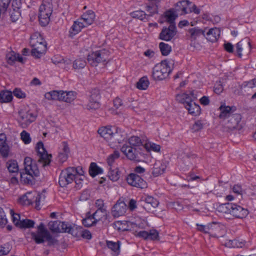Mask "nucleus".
Returning <instances> with one entry per match:
<instances>
[{"label":"nucleus","instance_id":"nucleus-46","mask_svg":"<svg viewBox=\"0 0 256 256\" xmlns=\"http://www.w3.org/2000/svg\"><path fill=\"white\" fill-rule=\"evenodd\" d=\"M159 48L162 55L164 56L168 55L172 51L171 46L164 42H160L159 44Z\"/></svg>","mask_w":256,"mask_h":256},{"label":"nucleus","instance_id":"nucleus-21","mask_svg":"<svg viewBox=\"0 0 256 256\" xmlns=\"http://www.w3.org/2000/svg\"><path fill=\"white\" fill-rule=\"evenodd\" d=\"M192 4L188 0H183L176 3L174 8H172L178 15H184L188 14V6Z\"/></svg>","mask_w":256,"mask_h":256},{"label":"nucleus","instance_id":"nucleus-35","mask_svg":"<svg viewBox=\"0 0 256 256\" xmlns=\"http://www.w3.org/2000/svg\"><path fill=\"white\" fill-rule=\"evenodd\" d=\"M94 220L98 222L102 219H106L107 216V212L106 209H98L92 215Z\"/></svg>","mask_w":256,"mask_h":256},{"label":"nucleus","instance_id":"nucleus-18","mask_svg":"<svg viewBox=\"0 0 256 256\" xmlns=\"http://www.w3.org/2000/svg\"><path fill=\"white\" fill-rule=\"evenodd\" d=\"M112 133V136L110 141V143L112 144L122 143L126 138L124 132L118 128L114 127Z\"/></svg>","mask_w":256,"mask_h":256},{"label":"nucleus","instance_id":"nucleus-12","mask_svg":"<svg viewBox=\"0 0 256 256\" xmlns=\"http://www.w3.org/2000/svg\"><path fill=\"white\" fill-rule=\"evenodd\" d=\"M49 232L46 228L44 224L41 222L37 228L36 232L31 233L32 238L37 244L43 243Z\"/></svg>","mask_w":256,"mask_h":256},{"label":"nucleus","instance_id":"nucleus-34","mask_svg":"<svg viewBox=\"0 0 256 256\" xmlns=\"http://www.w3.org/2000/svg\"><path fill=\"white\" fill-rule=\"evenodd\" d=\"M219 110L220 111L219 118L221 119H225L227 118H228L229 116L232 115V108L230 106L221 105L219 108Z\"/></svg>","mask_w":256,"mask_h":256},{"label":"nucleus","instance_id":"nucleus-13","mask_svg":"<svg viewBox=\"0 0 256 256\" xmlns=\"http://www.w3.org/2000/svg\"><path fill=\"white\" fill-rule=\"evenodd\" d=\"M236 55L241 58L242 54L248 55L251 51L250 40L248 38H244L239 42L236 46Z\"/></svg>","mask_w":256,"mask_h":256},{"label":"nucleus","instance_id":"nucleus-47","mask_svg":"<svg viewBox=\"0 0 256 256\" xmlns=\"http://www.w3.org/2000/svg\"><path fill=\"white\" fill-rule=\"evenodd\" d=\"M35 224L34 220L29 219H24L22 220L18 228H34Z\"/></svg>","mask_w":256,"mask_h":256},{"label":"nucleus","instance_id":"nucleus-40","mask_svg":"<svg viewBox=\"0 0 256 256\" xmlns=\"http://www.w3.org/2000/svg\"><path fill=\"white\" fill-rule=\"evenodd\" d=\"M178 14L175 12V11L172 8L168 10L166 12V19L167 22H168L170 24H176L174 22V20L178 16Z\"/></svg>","mask_w":256,"mask_h":256},{"label":"nucleus","instance_id":"nucleus-26","mask_svg":"<svg viewBox=\"0 0 256 256\" xmlns=\"http://www.w3.org/2000/svg\"><path fill=\"white\" fill-rule=\"evenodd\" d=\"M6 138L4 134H0V153L3 158L8 156L10 148L6 142Z\"/></svg>","mask_w":256,"mask_h":256},{"label":"nucleus","instance_id":"nucleus-38","mask_svg":"<svg viewBox=\"0 0 256 256\" xmlns=\"http://www.w3.org/2000/svg\"><path fill=\"white\" fill-rule=\"evenodd\" d=\"M62 90H52L46 92L44 94V97L48 100H60V94Z\"/></svg>","mask_w":256,"mask_h":256},{"label":"nucleus","instance_id":"nucleus-53","mask_svg":"<svg viewBox=\"0 0 256 256\" xmlns=\"http://www.w3.org/2000/svg\"><path fill=\"white\" fill-rule=\"evenodd\" d=\"M97 222L94 220V217L92 216H86L82 220V224L86 227H90L95 225Z\"/></svg>","mask_w":256,"mask_h":256},{"label":"nucleus","instance_id":"nucleus-36","mask_svg":"<svg viewBox=\"0 0 256 256\" xmlns=\"http://www.w3.org/2000/svg\"><path fill=\"white\" fill-rule=\"evenodd\" d=\"M103 170L98 166L96 163L92 162L89 168V174L90 176L94 178L98 174H102Z\"/></svg>","mask_w":256,"mask_h":256},{"label":"nucleus","instance_id":"nucleus-41","mask_svg":"<svg viewBox=\"0 0 256 256\" xmlns=\"http://www.w3.org/2000/svg\"><path fill=\"white\" fill-rule=\"evenodd\" d=\"M188 32L192 38L195 40L196 38L201 35L205 36V31L199 28H194L189 29Z\"/></svg>","mask_w":256,"mask_h":256},{"label":"nucleus","instance_id":"nucleus-2","mask_svg":"<svg viewBox=\"0 0 256 256\" xmlns=\"http://www.w3.org/2000/svg\"><path fill=\"white\" fill-rule=\"evenodd\" d=\"M174 64L172 60H165L157 64L152 68V76L156 80H162L166 78L172 70Z\"/></svg>","mask_w":256,"mask_h":256},{"label":"nucleus","instance_id":"nucleus-15","mask_svg":"<svg viewBox=\"0 0 256 256\" xmlns=\"http://www.w3.org/2000/svg\"><path fill=\"white\" fill-rule=\"evenodd\" d=\"M126 180L129 185L140 189L146 188L148 186L146 182L136 174L132 173L128 174Z\"/></svg>","mask_w":256,"mask_h":256},{"label":"nucleus","instance_id":"nucleus-22","mask_svg":"<svg viewBox=\"0 0 256 256\" xmlns=\"http://www.w3.org/2000/svg\"><path fill=\"white\" fill-rule=\"evenodd\" d=\"M142 201L144 202L143 208L146 210H150V207L156 208L159 204V202L156 198L144 195L142 197Z\"/></svg>","mask_w":256,"mask_h":256},{"label":"nucleus","instance_id":"nucleus-39","mask_svg":"<svg viewBox=\"0 0 256 256\" xmlns=\"http://www.w3.org/2000/svg\"><path fill=\"white\" fill-rule=\"evenodd\" d=\"M6 167L10 172L18 174L19 169L16 160H9L6 162Z\"/></svg>","mask_w":256,"mask_h":256},{"label":"nucleus","instance_id":"nucleus-51","mask_svg":"<svg viewBox=\"0 0 256 256\" xmlns=\"http://www.w3.org/2000/svg\"><path fill=\"white\" fill-rule=\"evenodd\" d=\"M86 62L84 60L80 58L76 60L73 62V68L75 70L83 68L86 66Z\"/></svg>","mask_w":256,"mask_h":256},{"label":"nucleus","instance_id":"nucleus-27","mask_svg":"<svg viewBox=\"0 0 256 256\" xmlns=\"http://www.w3.org/2000/svg\"><path fill=\"white\" fill-rule=\"evenodd\" d=\"M61 146L62 148L58 152V158L59 161L61 162H64L68 159V154L70 152V150L68 147V145L66 142H63L62 143Z\"/></svg>","mask_w":256,"mask_h":256},{"label":"nucleus","instance_id":"nucleus-5","mask_svg":"<svg viewBox=\"0 0 256 256\" xmlns=\"http://www.w3.org/2000/svg\"><path fill=\"white\" fill-rule=\"evenodd\" d=\"M176 100L184 104L185 108L188 110V113L190 114L196 116L200 114V106L194 102H190V98H187L186 95L177 94Z\"/></svg>","mask_w":256,"mask_h":256},{"label":"nucleus","instance_id":"nucleus-10","mask_svg":"<svg viewBox=\"0 0 256 256\" xmlns=\"http://www.w3.org/2000/svg\"><path fill=\"white\" fill-rule=\"evenodd\" d=\"M36 150L39 157L38 162L42 163L43 166L49 165L52 156L51 154H48L42 142H39L37 143Z\"/></svg>","mask_w":256,"mask_h":256},{"label":"nucleus","instance_id":"nucleus-4","mask_svg":"<svg viewBox=\"0 0 256 256\" xmlns=\"http://www.w3.org/2000/svg\"><path fill=\"white\" fill-rule=\"evenodd\" d=\"M53 10L52 0H43L39 8L38 19L40 25L45 26L50 20Z\"/></svg>","mask_w":256,"mask_h":256},{"label":"nucleus","instance_id":"nucleus-8","mask_svg":"<svg viewBox=\"0 0 256 256\" xmlns=\"http://www.w3.org/2000/svg\"><path fill=\"white\" fill-rule=\"evenodd\" d=\"M146 10L149 12L148 14H146L142 10H136L131 12L130 14L133 18H138L143 21L148 20L150 17L158 13V6L156 4L148 5L146 6Z\"/></svg>","mask_w":256,"mask_h":256},{"label":"nucleus","instance_id":"nucleus-61","mask_svg":"<svg viewBox=\"0 0 256 256\" xmlns=\"http://www.w3.org/2000/svg\"><path fill=\"white\" fill-rule=\"evenodd\" d=\"M8 222L5 213L3 209L0 208V227H4Z\"/></svg>","mask_w":256,"mask_h":256},{"label":"nucleus","instance_id":"nucleus-3","mask_svg":"<svg viewBox=\"0 0 256 256\" xmlns=\"http://www.w3.org/2000/svg\"><path fill=\"white\" fill-rule=\"evenodd\" d=\"M121 151L126 158L131 160L142 162L146 158L148 150L145 146L134 147L124 144L121 148Z\"/></svg>","mask_w":256,"mask_h":256},{"label":"nucleus","instance_id":"nucleus-19","mask_svg":"<svg viewBox=\"0 0 256 256\" xmlns=\"http://www.w3.org/2000/svg\"><path fill=\"white\" fill-rule=\"evenodd\" d=\"M126 205L123 201L118 200L112 210V214L114 218L122 216L126 212Z\"/></svg>","mask_w":256,"mask_h":256},{"label":"nucleus","instance_id":"nucleus-50","mask_svg":"<svg viewBox=\"0 0 256 256\" xmlns=\"http://www.w3.org/2000/svg\"><path fill=\"white\" fill-rule=\"evenodd\" d=\"M196 157V156L194 154H192L191 153H184L182 159L186 165L188 166L190 164H192V160Z\"/></svg>","mask_w":256,"mask_h":256},{"label":"nucleus","instance_id":"nucleus-16","mask_svg":"<svg viewBox=\"0 0 256 256\" xmlns=\"http://www.w3.org/2000/svg\"><path fill=\"white\" fill-rule=\"evenodd\" d=\"M22 2L20 0H14L10 9V15L11 20L13 22L18 20L20 16Z\"/></svg>","mask_w":256,"mask_h":256},{"label":"nucleus","instance_id":"nucleus-29","mask_svg":"<svg viewBox=\"0 0 256 256\" xmlns=\"http://www.w3.org/2000/svg\"><path fill=\"white\" fill-rule=\"evenodd\" d=\"M220 31L216 28H212L208 30L206 34V38L212 42H216L220 36Z\"/></svg>","mask_w":256,"mask_h":256},{"label":"nucleus","instance_id":"nucleus-7","mask_svg":"<svg viewBox=\"0 0 256 256\" xmlns=\"http://www.w3.org/2000/svg\"><path fill=\"white\" fill-rule=\"evenodd\" d=\"M18 114L20 116L19 124L22 128H26L30 124L34 122L36 118L35 112L28 108L21 109Z\"/></svg>","mask_w":256,"mask_h":256},{"label":"nucleus","instance_id":"nucleus-56","mask_svg":"<svg viewBox=\"0 0 256 256\" xmlns=\"http://www.w3.org/2000/svg\"><path fill=\"white\" fill-rule=\"evenodd\" d=\"M11 246L10 244L6 243L0 246V256L6 255L10 251Z\"/></svg>","mask_w":256,"mask_h":256},{"label":"nucleus","instance_id":"nucleus-57","mask_svg":"<svg viewBox=\"0 0 256 256\" xmlns=\"http://www.w3.org/2000/svg\"><path fill=\"white\" fill-rule=\"evenodd\" d=\"M46 196L43 193H38L37 197L35 198L36 208L40 210L41 203L44 200Z\"/></svg>","mask_w":256,"mask_h":256},{"label":"nucleus","instance_id":"nucleus-9","mask_svg":"<svg viewBox=\"0 0 256 256\" xmlns=\"http://www.w3.org/2000/svg\"><path fill=\"white\" fill-rule=\"evenodd\" d=\"M76 173V170L71 168H68L62 170L59 176L58 184L61 187H65L73 182Z\"/></svg>","mask_w":256,"mask_h":256},{"label":"nucleus","instance_id":"nucleus-62","mask_svg":"<svg viewBox=\"0 0 256 256\" xmlns=\"http://www.w3.org/2000/svg\"><path fill=\"white\" fill-rule=\"evenodd\" d=\"M126 224L120 221H118L114 224V228L119 231H125L128 229L124 227Z\"/></svg>","mask_w":256,"mask_h":256},{"label":"nucleus","instance_id":"nucleus-23","mask_svg":"<svg viewBox=\"0 0 256 256\" xmlns=\"http://www.w3.org/2000/svg\"><path fill=\"white\" fill-rule=\"evenodd\" d=\"M67 226L68 224L58 220L48 224L50 230L53 232H66Z\"/></svg>","mask_w":256,"mask_h":256},{"label":"nucleus","instance_id":"nucleus-44","mask_svg":"<svg viewBox=\"0 0 256 256\" xmlns=\"http://www.w3.org/2000/svg\"><path fill=\"white\" fill-rule=\"evenodd\" d=\"M12 99V94L10 91L6 90L0 92V102H8Z\"/></svg>","mask_w":256,"mask_h":256},{"label":"nucleus","instance_id":"nucleus-60","mask_svg":"<svg viewBox=\"0 0 256 256\" xmlns=\"http://www.w3.org/2000/svg\"><path fill=\"white\" fill-rule=\"evenodd\" d=\"M46 240L48 242V246H50L58 244V240L54 237H53L50 232H48Z\"/></svg>","mask_w":256,"mask_h":256},{"label":"nucleus","instance_id":"nucleus-64","mask_svg":"<svg viewBox=\"0 0 256 256\" xmlns=\"http://www.w3.org/2000/svg\"><path fill=\"white\" fill-rule=\"evenodd\" d=\"M192 12L198 14L200 13V10L197 8L196 4L192 2V4H190V6H188V14Z\"/></svg>","mask_w":256,"mask_h":256},{"label":"nucleus","instance_id":"nucleus-31","mask_svg":"<svg viewBox=\"0 0 256 256\" xmlns=\"http://www.w3.org/2000/svg\"><path fill=\"white\" fill-rule=\"evenodd\" d=\"M106 246L112 251L113 256H118L120 254V241L114 242L107 240Z\"/></svg>","mask_w":256,"mask_h":256},{"label":"nucleus","instance_id":"nucleus-63","mask_svg":"<svg viewBox=\"0 0 256 256\" xmlns=\"http://www.w3.org/2000/svg\"><path fill=\"white\" fill-rule=\"evenodd\" d=\"M197 229L200 232H204V233H211L210 232V228L208 226H206L203 224H196Z\"/></svg>","mask_w":256,"mask_h":256},{"label":"nucleus","instance_id":"nucleus-28","mask_svg":"<svg viewBox=\"0 0 256 256\" xmlns=\"http://www.w3.org/2000/svg\"><path fill=\"white\" fill-rule=\"evenodd\" d=\"M113 130L114 127L108 126L100 128L98 132L102 137L110 142V138L112 136Z\"/></svg>","mask_w":256,"mask_h":256},{"label":"nucleus","instance_id":"nucleus-11","mask_svg":"<svg viewBox=\"0 0 256 256\" xmlns=\"http://www.w3.org/2000/svg\"><path fill=\"white\" fill-rule=\"evenodd\" d=\"M177 34L176 24H170L169 26L162 28L158 38L162 40L168 42L172 40Z\"/></svg>","mask_w":256,"mask_h":256},{"label":"nucleus","instance_id":"nucleus-33","mask_svg":"<svg viewBox=\"0 0 256 256\" xmlns=\"http://www.w3.org/2000/svg\"><path fill=\"white\" fill-rule=\"evenodd\" d=\"M95 18V14L92 10H89L84 14L80 20L84 21L88 26L92 24Z\"/></svg>","mask_w":256,"mask_h":256},{"label":"nucleus","instance_id":"nucleus-25","mask_svg":"<svg viewBox=\"0 0 256 256\" xmlns=\"http://www.w3.org/2000/svg\"><path fill=\"white\" fill-rule=\"evenodd\" d=\"M233 206L232 208H234L232 210L231 214L234 216L238 218H243L248 214V212L247 209L234 203Z\"/></svg>","mask_w":256,"mask_h":256},{"label":"nucleus","instance_id":"nucleus-58","mask_svg":"<svg viewBox=\"0 0 256 256\" xmlns=\"http://www.w3.org/2000/svg\"><path fill=\"white\" fill-rule=\"evenodd\" d=\"M10 213L12 216L13 222L16 226L18 227L22 221V220H20V215L18 214H15L12 210H10Z\"/></svg>","mask_w":256,"mask_h":256},{"label":"nucleus","instance_id":"nucleus-49","mask_svg":"<svg viewBox=\"0 0 256 256\" xmlns=\"http://www.w3.org/2000/svg\"><path fill=\"white\" fill-rule=\"evenodd\" d=\"M244 243L238 240H229L226 243V246L232 248H242Z\"/></svg>","mask_w":256,"mask_h":256},{"label":"nucleus","instance_id":"nucleus-1","mask_svg":"<svg viewBox=\"0 0 256 256\" xmlns=\"http://www.w3.org/2000/svg\"><path fill=\"white\" fill-rule=\"evenodd\" d=\"M40 171L36 164L30 157L24 160V169L20 172V180L24 184H34L35 178L39 176Z\"/></svg>","mask_w":256,"mask_h":256},{"label":"nucleus","instance_id":"nucleus-42","mask_svg":"<svg viewBox=\"0 0 256 256\" xmlns=\"http://www.w3.org/2000/svg\"><path fill=\"white\" fill-rule=\"evenodd\" d=\"M150 84L149 80L147 76L141 78L136 83V88L140 90H146Z\"/></svg>","mask_w":256,"mask_h":256},{"label":"nucleus","instance_id":"nucleus-48","mask_svg":"<svg viewBox=\"0 0 256 256\" xmlns=\"http://www.w3.org/2000/svg\"><path fill=\"white\" fill-rule=\"evenodd\" d=\"M166 166L161 164L160 166L155 164L153 168L152 174L154 176H158L162 174L166 170Z\"/></svg>","mask_w":256,"mask_h":256},{"label":"nucleus","instance_id":"nucleus-54","mask_svg":"<svg viewBox=\"0 0 256 256\" xmlns=\"http://www.w3.org/2000/svg\"><path fill=\"white\" fill-rule=\"evenodd\" d=\"M31 196L28 194V192L26 193L25 194L22 195L18 198V202L22 205H30L29 201H30Z\"/></svg>","mask_w":256,"mask_h":256},{"label":"nucleus","instance_id":"nucleus-32","mask_svg":"<svg viewBox=\"0 0 256 256\" xmlns=\"http://www.w3.org/2000/svg\"><path fill=\"white\" fill-rule=\"evenodd\" d=\"M67 228L66 230V232L71 234L73 236L76 238H80L82 234V226L74 225L72 226L68 224Z\"/></svg>","mask_w":256,"mask_h":256},{"label":"nucleus","instance_id":"nucleus-20","mask_svg":"<svg viewBox=\"0 0 256 256\" xmlns=\"http://www.w3.org/2000/svg\"><path fill=\"white\" fill-rule=\"evenodd\" d=\"M228 118V120L226 124V127L228 130H232L238 128L241 120L242 116L239 114H234L230 116Z\"/></svg>","mask_w":256,"mask_h":256},{"label":"nucleus","instance_id":"nucleus-59","mask_svg":"<svg viewBox=\"0 0 256 256\" xmlns=\"http://www.w3.org/2000/svg\"><path fill=\"white\" fill-rule=\"evenodd\" d=\"M21 139L25 144H28L31 142V138L29 133L23 130L20 134Z\"/></svg>","mask_w":256,"mask_h":256},{"label":"nucleus","instance_id":"nucleus-30","mask_svg":"<svg viewBox=\"0 0 256 256\" xmlns=\"http://www.w3.org/2000/svg\"><path fill=\"white\" fill-rule=\"evenodd\" d=\"M60 100L70 103L76 98V93L74 92H64L62 90L60 94Z\"/></svg>","mask_w":256,"mask_h":256},{"label":"nucleus","instance_id":"nucleus-55","mask_svg":"<svg viewBox=\"0 0 256 256\" xmlns=\"http://www.w3.org/2000/svg\"><path fill=\"white\" fill-rule=\"evenodd\" d=\"M120 157V152L118 151H114L112 154H110L107 158V162L110 167L112 166V164L115 160Z\"/></svg>","mask_w":256,"mask_h":256},{"label":"nucleus","instance_id":"nucleus-37","mask_svg":"<svg viewBox=\"0 0 256 256\" xmlns=\"http://www.w3.org/2000/svg\"><path fill=\"white\" fill-rule=\"evenodd\" d=\"M232 206L233 203L222 204L218 206V210L220 212L231 214L232 210L234 208Z\"/></svg>","mask_w":256,"mask_h":256},{"label":"nucleus","instance_id":"nucleus-17","mask_svg":"<svg viewBox=\"0 0 256 256\" xmlns=\"http://www.w3.org/2000/svg\"><path fill=\"white\" fill-rule=\"evenodd\" d=\"M32 49L31 53L32 55L36 58H40L46 52V46L44 40L42 42L36 44L32 42Z\"/></svg>","mask_w":256,"mask_h":256},{"label":"nucleus","instance_id":"nucleus-6","mask_svg":"<svg viewBox=\"0 0 256 256\" xmlns=\"http://www.w3.org/2000/svg\"><path fill=\"white\" fill-rule=\"evenodd\" d=\"M109 54V52L106 50L92 52L88 55V61L92 66H96L98 63L108 60Z\"/></svg>","mask_w":256,"mask_h":256},{"label":"nucleus","instance_id":"nucleus-24","mask_svg":"<svg viewBox=\"0 0 256 256\" xmlns=\"http://www.w3.org/2000/svg\"><path fill=\"white\" fill-rule=\"evenodd\" d=\"M137 236L144 240H158V232L156 230H150L148 232L141 230L138 232Z\"/></svg>","mask_w":256,"mask_h":256},{"label":"nucleus","instance_id":"nucleus-43","mask_svg":"<svg viewBox=\"0 0 256 256\" xmlns=\"http://www.w3.org/2000/svg\"><path fill=\"white\" fill-rule=\"evenodd\" d=\"M120 172L117 168L112 169V166L110 167L108 176L111 180L113 182L117 181L120 178Z\"/></svg>","mask_w":256,"mask_h":256},{"label":"nucleus","instance_id":"nucleus-45","mask_svg":"<svg viewBox=\"0 0 256 256\" xmlns=\"http://www.w3.org/2000/svg\"><path fill=\"white\" fill-rule=\"evenodd\" d=\"M128 144L127 146H132L134 147L144 146L140 138L137 136H132L129 138Z\"/></svg>","mask_w":256,"mask_h":256},{"label":"nucleus","instance_id":"nucleus-52","mask_svg":"<svg viewBox=\"0 0 256 256\" xmlns=\"http://www.w3.org/2000/svg\"><path fill=\"white\" fill-rule=\"evenodd\" d=\"M44 39L42 38V36L40 34L36 32L34 34L31 36L30 38V44L32 46V42L34 43H36V44L42 42V41H44Z\"/></svg>","mask_w":256,"mask_h":256},{"label":"nucleus","instance_id":"nucleus-14","mask_svg":"<svg viewBox=\"0 0 256 256\" xmlns=\"http://www.w3.org/2000/svg\"><path fill=\"white\" fill-rule=\"evenodd\" d=\"M86 108L88 110H96L100 106V94L98 90L94 89L91 92Z\"/></svg>","mask_w":256,"mask_h":256}]
</instances>
